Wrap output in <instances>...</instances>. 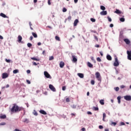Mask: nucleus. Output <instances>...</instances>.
Returning a JSON list of instances; mask_svg holds the SVG:
<instances>
[{"label": "nucleus", "instance_id": "680f3d73", "mask_svg": "<svg viewBox=\"0 0 131 131\" xmlns=\"http://www.w3.org/2000/svg\"><path fill=\"white\" fill-rule=\"evenodd\" d=\"M100 55L102 57L103 56V54L102 52H100Z\"/></svg>", "mask_w": 131, "mask_h": 131}, {"label": "nucleus", "instance_id": "6ab92c4d", "mask_svg": "<svg viewBox=\"0 0 131 131\" xmlns=\"http://www.w3.org/2000/svg\"><path fill=\"white\" fill-rule=\"evenodd\" d=\"M88 66L90 68H93V65L90 62H88Z\"/></svg>", "mask_w": 131, "mask_h": 131}, {"label": "nucleus", "instance_id": "864d4df0", "mask_svg": "<svg viewBox=\"0 0 131 131\" xmlns=\"http://www.w3.org/2000/svg\"><path fill=\"white\" fill-rule=\"evenodd\" d=\"M27 74H30V73H31L30 70H28L27 71Z\"/></svg>", "mask_w": 131, "mask_h": 131}, {"label": "nucleus", "instance_id": "8fccbe9b", "mask_svg": "<svg viewBox=\"0 0 131 131\" xmlns=\"http://www.w3.org/2000/svg\"><path fill=\"white\" fill-rule=\"evenodd\" d=\"M103 119H105L106 118V114L105 113H103Z\"/></svg>", "mask_w": 131, "mask_h": 131}, {"label": "nucleus", "instance_id": "cd10ccee", "mask_svg": "<svg viewBox=\"0 0 131 131\" xmlns=\"http://www.w3.org/2000/svg\"><path fill=\"white\" fill-rule=\"evenodd\" d=\"M32 35L34 36V37L35 38L37 37V35L36 33L32 32Z\"/></svg>", "mask_w": 131, "mask_h": 131}, {"label": "nucleus", "instance_id": "09e8293b", "mask_svg": "<svg viewBox=\"0 0 131 131\" xmlns=\"http://www.w3.org/2000/svg\"><path fill=\"white\" fill-rule=\"evenodd\" d=\"M66 86H62V91H66Z\"/></svg>", "mask_w": 131, "mask_h": 131}, {"label": "nucleus", "instance_id": "4468645a", "mask_svg": "<svg viewBox=\"0 0 131 131\" xmlns=\"http://www.w3.org/2000/svg\"><path fill=\"white\" fill-rule=\"evenodd\" d=\"M77 75L81 79L84 78V74L82 73H78Z\"/></svg>", "mask_w": 131, "mask_h": 131}, {"label": "nucleus", "instance_id": "412c9836", "mask_svg": "<svg viewBox=\"0 0 131 131\" xmlns=\"http://www.w3.org/2000/svg\"><path fill=\"white\" fill-rule=\"evenodd\" d=\"M104 100L103 99H101L100 100V103L101 105H104Z\"/></svg>", "mask_w": 131, "mask_h": 131}, {"label": "nucleus", "instance_id": "37998d69", "mask_svg": "<svg viewBox=\"0 0 131 131\" xmlns=\"http://www.w3.org/2000/svg\"><path fill=\"white\" fill-rule=\"evenodd\" d=\"M66 102H68V103L70 102V100L69 98H66Z\"/></svg>", "mask_w": 131, "mask_h": 131}, {"label": "nucleus", "instance_id": "e2e57ef3", "mask_svg": "<svg viewBox=\"0 0 131 131\" xmlns=\"http://www.w3.org/2000/svg\"><path fill=\"white\" fill-rule=\"evenodd\" d=\"M88 115H92V113L91 112H88Z\"/></svg>", "mask_w": 131, "mask_h": 131}, {"label": "nucleus", "instance_id": "aec40b11", "mask_svg": "<svg viewBox=\"0 0 131 131\" xmlns=\"http://www.w3.org/2000/svg\"><path fill=\"white\" fill-rule=\"evenodd\" d=\"M121 96H118V98H117L118 103L120 104V103H121Z\"/></svg>", "mask_w": 131, "mask_h": 131}, {"label": "nucleus", "instance_id": "9b49d317", "mask_svg": "<svg viewBox=\"0 0 131 131\" xmlns=\"http://www.w3.org/2000/svg\"><path fill=\"white\" fill-rule=\"evenodd\" d=\"M8 75L7 74V73L3 74V76H2L3 79H6L8 78Z\"/></svg>", "mask_w": 131, "mask_h": 131}, {"label": "nucleus", "instance_id": "4d7b16f0", "mask_svg": "<svg viewBox=\"0 0 131 131\" xmlns=\"http://www.w3.org/2000/svg\"><path fill=\"white\" fill-rule=\"evenodd\" d=\"M81 130L82 131H86V129H85V128L83 127V128H82Z\"/></svg>", "mask_w": 131, "mask_h": 131}, {"label": "nucleus", "instance_id": "c756f323", "mask_svg": "<svg viewBox=\"0 0 131 131\" xmlns=\"http://www.w3.org/2000/svg\"><path fill=\"white\" fill-rule=\"evenodd\" d=\"M120 21H121V22H124L125 21V18L123 17H121L120 18Z\"/></svg>", "mask_w": 131, "mask_h": 131}, {"label": "nucleus", "instance_id": "423d86ee", "mask_svg": "<svg viewBox=\"0 0 131 131\" xmlns=\"http://www.w3.org/2000/svg\"><path fill=\"white\" fill-rule=\"evenodd\" d=\"M49 89L53 92H55L56 91V89L52 84L49 85Z\"/></svg>", "mask_w": 131, "mask_h": 131}, {"label": "nucleus", "instance_id": "a211bd4d", "mask_svg": "<svg viewBox=\"0 0 131 131\" xmlns=\"http://www.w3.org/2000/svg\"><path fill=\"white\" fill-rule=\"evenodd\" d=\"M60 68H63L64 66V63L62 61L60 62L59 64Z\"/></svg>", "mask_w": 131, "mask_h": 131}, {"label": "nucleus", "instance_id": "6e6552de", "mask_svg": "<svg viewBox=\"0 0 131 131\" xmlns=\"http://www.w3.org/2000/svg\"><path fill=\"white\" fill-rule=\"evenodd\" d=\"M72 57L73 58V60L72 61L73 62H77V57L74 56V55H72Z\"/></svg>", "mask_w": 131, "mask_h": 131}, {"label": "nucleus", "instance_id": "ddd939ff", "mask_svg": "<svg viewBox=\"0 0 131 131\" xmlns=\"http://www.w3.org/2000/svg\"><path fill=\"white\" fill-rule=\"evenodd\" d=\"M106 59H107L108 61H112V58L111 55H106Z\"/></svg>", "mask_w": 131, "mask_h": 131}, {"label": "nucleus", "instance_id": "dca6fc26", "mask_svg": "<svg viewBox=\"0 0 131 131\" xmlns=\"http://www.w3.org/2000/svg\"><path fill=\"white\" fill-rule=\"evenodd\" d=\"M78 23H79L78 19H75L74 23V26H77Z\"/></svg>", "mask_w": 131, "mask_h": 131}, {"label": "nucleus", "instance_id": "1a4fd4ad", "mask_svg": "<svg viewBox=\"0 0 131 131\" xmlns=\"http://www.w3.org/2000/svg\"><path fill=\"white\" fill-rule=\"evenodd\" d=\"M124 41L126 42V45H129L130 43V40L127 38L124 39Z\"/></svg>", "mask_w": 131, "mask_h": 131}, {"label": "nucleus", "instance_id": "bf43d9fd", "mask_svg": "<svg viewBox=\"0 0 131 131\" xmlns=\"http://www.w3.org/2000/svg\"><path fill=\"white\" fill-rule=\"evenodd\" d=\"M110 27H114V25L113 24H111V25H110Z\"/></svg>", "mask_w": 131, "mask_h": 131}, {"label": "nucleus", "instance_id": "7c9ffc66", "mask_svg": "<svg viewBox=\"0 0 131 131\" xmlns=\"http://www.w3.org/2000/svg\"><path fill=\"white\" fill-rule=\"evenodd\" d=\"M33 114L35 116H37L38 115L37 112L35 110L34 111Z\"/></svg>", "mask_w": 131, "mask_h": 131}, {"label": "nucleus", "instance_id": "473e14b6", "mask_svg": "<svg viewBox=\"0 0 131 131\" xmlns=\"http://www.w3.org/2000/svg\"><path fill=\"white\" fill-rule=\"evenodd\" d=\"M97 61L99 62H101V61H102L100 57H98V58H97Z\"/></svg>", "mask_w": 131, "mask_h": 131}, {"label": "nucleus", "instance_id": "f03ea898", "mask_svg": "<svg viewBox=\"0 0 131 131\" xmlns=\"http://www.w3.org/2000/svg\"><path fill=\"white\" fill-rule=\"evenodd\" d=\"M119 66V62L118 57L116 55H115V62H114V66L115 67H118Z\"/></svg>", "mask_w": 131, "mask_h": 131}, {"label": "nucleus", "instance_id": "0e129e2a", "mask_svg": "<svg viewBox=\"0 0 131 131\" xmlns=\"http://www.w3.org/2000/svg\"><path fill=\"white\" fill-rule=\"evenodd\" d=\"M33 38V36H31L30 37V40H32Z\"/></svg>", "mask_w": 131, "mask_h": 131}, {"label": "nucleus", "instance_id": "774afa93", "mask_svg": "<svg viewBox=\"0 0 131 131\" xmlns=\"http://www.w3.org/2000/svg\"><path fill=\"white\" fill-rule=\"evenodd\" d=\"M104 131H109V129L108 128H105V129H104Z\"/></svg>", "mask_w": 131, "mask_h": 131}, {"label": "nucleus", "instance_id": "5701e85b", "mask_svg": "<svg viewBox=\"0 0 131 131\" xmlns=\"http://www.w3.org/2000/svg\"><path fill=\"white\" fill-rule=\"evenodd\" d=\"M0 16H1V17H3V18H7V16L3 13H1Z\"/></svg>", "mask_w": 131, "mask_h": 131}, {"label": "nucleus", "instance_id": "bb28decb", "mask_svg": "<svg viewBox=\"0 0 131 131\" xmlns=\"http://www.w3.org/2000/svg\"><path fill=\"white\" fill-rule=\"evenodd\" d=\"M115 13H116V14H121V11L118 9L116 10V11H115Z\"/></svg>", "mask_w": 131, "mask_h": 131}, {"label": "nucleus", "instance_id": "de8ad7c7", "mask_svg": "<svg viewBox=\"0 0 131 131\" xmlns=\"http://www.w3.org/2000/svg\"><path fill=\"white\" fill-rule=\"evenodd\" d=\"M99 128L100 129H103V126L102 125H99Z\"/></svg>", "mask_w": 131, "mask_h": 131}, {"label": "nucleus", "instance_id": "f3484780", "mask_svg": "<svg viewBox=\"0 0 131 131\" xmlns=\"http://www.w3.org/2000/svg\"><path fill=\"white\" fill-rule=\"evenodd\" d=\"M23 39L22 37L20 35L18 36V42H21V40Z\"/></svg>", "mask_w": 131, "mask_h": 131}, {"label": "nucleus", "instance_id": "a18cd8bd", "mask_svg": "<svg viewBox=\"0 0 131 131\" xmlns=\"http://www.w3.org/2000/svg\"><path fill=\"white\" fill-rule=\"evenodd\" d=\"M125 125V123L123 122H121V123H120V126H123Z\"/></svg>", "mask_w": 131, "mask_h": 131}, {"label": "nucleus", "instance_id": "a878e982", "mask_svg": "<svg viewBox=\"0 0 131 131\" xmlns=\"http://www.w3.org/2000/svg\"><path fill=\"white\" fill-rule=\"evenodd\" d=\"M117 122H112V124H111V125L115 126L117 125Z\"/></svg>", "mask_w": 131, "mask_h": 131}, {"label": "nucleus", "instance_id": "603ef678", "mask_svg": "<svg viewBox=\"0 0 131 131\" xmlns=\"http://www.w3.org/2000/svg\"><path fill=\"white\" fill-rule=\"evenodd\" d=\"M29 24H30V27H31V30H33V29L31 27V26H32V24H31V23L30 22V23H29Z\"/></svg>", "mask_w": 131, "mask_h": 131}, {"label": "nucleus", "instance_id": "f257e3e1", "mask_svg": "<svg viewBox=\"0 0 131 131\" xmlns=\"http://www.w3.org/2000/svg\"><path fill=\"white\" fill-rule=\"evenodd\" d=\"M12 108L11 109L12 113H17L24 110L22 107H19L16 103L13 104Z\"/></svg>", "mask_w": 131, "mask_h": 131}, {"label": "nucleus", "instance_id": "0eeeda50", "mask_svg": "<svg viewBox=\"0 0 131 131\" xmlns=\"http://www.w3.org/2000/svg\"><path fill=\"white\" fill-rule=\"evenodd\" d=\"M127 55H128V60H131V51H127Z\"/></svg>", "mask_w": 131, "mask_h": 131}, {"label": "nucleus", "instance_id": "9d476101", "mask_svg": "<svg viewBox=\"0 0 131 131\" xmlns=\"http://www.w3.org/2000/svg\"><path fill=\"white\" fill-rule=\"evenodd\" d=\"M39 112H40V114H42V115H47V113H46V112L45 111L43 110H40V111H39Z\"/></svg>", "mask_w": 131, "mask_h": 131}, {"label": "nucleus", "instance_id": "6e6d98bb", "mask_svg": "<svg viewBox=\"0 0 131 131\" xmlns=\"http://www.w3.org/2000/svg\"><path fill=\"white\" fill-rule=\"evenodd\" d=\"M95 39H96L97 40V41H98V38L97 36H95Z\"/></svg>", "mask_w": 131, "mask_h": 131}, {"label": "nucleus", "instance_id": "f704fd0d", "mask_svg": "<svg viewBox=\"0 0 131 131\" xmlns=\"http://www.w3.org/2000/svg\"><path fill=\"white\" fill-rule=\"evenodd\" d=\"M54 57H53V56H50V58H49V60H50V61H51V60H54Z\"/></svg>", "mask_w": 131, "mask_h": 131}, {"label": "nucleus", "instance_id": "5fc2aeb1", "mask_svg": "<svg viewBox=\"0 0 131 131\" xmlns=\"http://www.w3.org/2000/svg\"><path fill=\"white\" fill-rule=\"evenodd\" d=\"M6 125V123L5 122L1 123V125Z\"/></svg>", "mask_w": 131, "mask_h": 131}, {"label": "nucleus", "instance_id": "338daca9", "mask_svg": "<svg viewBox=\"0 0 131 131\" xmlns=\"http://www.w3.org/2000/svg\"><path fill=\"white\" fill-rule=\"evenodd\" d=\"M41 43L40 42H38L37 45L38 46H41Z\"/></svg>", "mask_w": 131, "mask_h": 131}, {"label": "nucleus", "instance_id": "052dcab7", "mask_svg": "<svg viewBox=\"0 0 131 131\" xmlns=\"http://www.w3.org/2000/svg\"><path fill=\"white\" fill-rule=\"evenodd\" d=\"M14 131H21V130H19V129L16 128L14 129Z\"/></svg>", "mask_w": 131, "mask_h": 131}, {"label": "nucleus", "instance_id": "3c124183", "mask_svg": "<svg viewBox=\"0 0 131 131\" xmlns=\"http://www.w3.org/2000/svg\"><path fill=\"white\" fill-rule=\"evenodd\" d=\"M27 82L28 83V84H31V81L29 80H27Z\"/></svg>", "mask_w": 131, "mask_h": 131}, {"label": "nucleus", "instance_id": "c03bdc74", "mask_svg": "<svg viewBox=\"0 0 131 131\" xmlns=\"http://www.w3.org/2000/svg\"><path fill=\"white\" fill-rule=\"evenodd\" d=\"M38 64H39V63H36L35 62H33V66H37Z\"/></svg>", "mask_w": 131, "mask_h": 131}, {"label": "nucleus", "instance_id": "49530a36", "mask_svg": "<svg viewBox=\"0 0 131 131\" xmlns=\"http://www.w3.org/2000/svg\"><path fill=\"white\" fill-rule=\"evenodd\" d=\"M67 9L66 8H63L62 11L63 13H65V12H67Z\"/></svg>", "mask_w": 131, "mask_h": 131}, {"label": "nucleus", "instance_id": "13d9d810", "mask_svg": "<svg viewBox=\"0 0 131 131\" xmlns=\"http://www.w3.org/2000/svg\"><path fill=\"white\" fill-rule=\"evenodd\" d=\"M72 108L74 109H75V108H76V106L75 105H73L72 106Z\"/></svg>", "mask_w": 131, "mask_h": 131}, {"label": "nucleus", "instance_id": "393cba45", "mask_svg": "<svg viewBox=\"0 0 131 131\" xmlns=\"http://www.w3.org/2000/svg\"><path fill=\"white\" fill-rule=\"evenodd\" d=\"M55 39L57 40L58 41H60V39L59 36H55Z\"/></svg>", "mask_w": 131, "mask_h": 131}, {"label": "nucleus", "instance_id": "58836bf2", "mask_svg": "<svg viewBox=\"0 0 131 131\" xmlns=\"http://www.w3.org/2000/svg\"><path fill=\"white\" fill-rule=\"evenodd\" d=\"M27 46H28V48H30L32 45L31 43H28Z\"/></svg>", "mask_w": 131, "mask_h": 131}, {"label": "nucleus", "instance_id": "20e7f679", "mask_svg": "<svg viewBox=\"0 0 131 131\" xmlns=\"http://www.w3.org/2000/svg\"><path fill=\"white\" fill-rule=\"evenodd\" d=\"M44 75L45 76V77L48 79H52L51 76L49 74V73L47 71L44 72Z\"/></svg>", "mask_w": 131, "mask_h": 131}, {"label": "nucleus", "instance_id": "7ed1b4c3", "mask_svg": "<svg viewBox=\"0 0 131 131\" xmlns=\"http://www.w3.org/2000/svg\"><path fill=\"white\" fill-rule=\"evenodd\" d=\"M95 75H96V77L98 79V80L99 81L101 82L102 78H101V74H100V73L98 72H96L95 74Z\"/></svg>", "mask_w": 131, "mask_h": 131}, {"label": "nucleus", "instance_id": "c85d7f7f", "mask_svg": "<svg viewBox=\"0 0 131 131\" xmlns=\"http://www.w3.org/2000/svg\"><path fill=\"white\" fill-rule=\"evenodd\" d=\"M100 8H101V10H102V11H105L106 9L105 7L103 6H101Z\"/></svg>", "mask_w": 131, "mask_h": 131}, {"label": "nucleus", "instance_id": "b1692460", "mask_svg": "<svg viewBox=\"0 0 131 131\" xmlns=\"http://www.w3.org/2000/svg\"><path fill=\"white\" fill-rule=\"evenodd\" d=\"M72 19L71 16H69L67 19L65 20V22H67V20H69V21H70Z\"/></svg>", "mask_w": 131, "mask_h": 131}, {"label": "nucleus", "instance_id": "2f4dec72", "mask_svg": "<svg viewBox=\"0 0 131 131\" xmlns=\"http://www.w3.org/2000/svg\"><path fill=\"white\" fill-rule=\"evenodd\" d=\"M93 109H94V111H99V108L98 107H94Z\"/></svg>", "mask_w": 131, "mask_h": 131}, {"label": "nucleus", "instance_id": "e433bc0d", "mask_svg": "<svg viewBox=\"0 0 131 131\" xmlns=\"http://www.w3.org/2000/svg\"><path fill=\"white\" fill-rule=\"evenodd\" d=\"M115 91H116V92H118L119 91V87L115 88Z\"/></svg>", "mask_w": 131, "mask_h": 131}, {"label": "nucleus", "instance_id": "79ce46f5", "mask_svg": "<svg viewBox=\"0 0 131 131\" xmlns=\"http://www.w3.org/2000/svg\"><path fill=\"white\" fill-rule=\"evenodd\" d=\"M91 21H92V22H96V19L95 18H91Z\"/></svg>", "mask_w": 131, "mask_h": 131}, {"label": "nucleus", "instance_id": "4be33fe9", "mask_svg": "<svg viewBox=\"0 0 131 131\" xmlns=\"http://www.w3.org/2000/svg\"><path fill=\"white\" fill-rule=\"evenodd\" d=\"M0 118L1 119H6V115H2L0 116Z\"/></svg>", "mask_w": 131, "mask_h": 131}, {"label": "nucleus", "instance_id": "4c0bfd02", "mask_svg": "<svg viewBox=\"0 0 131 131\" xmlns=\"http://www.w3.org/2000/svg\"><path fill=\"white\" fill-rule=\"evenodd\" d=\"M5 61H6V62H7V63H9L11 62V60H10V59H5Z\"/></svg>", "mask_w": 131, "mask_h": 131}, {"label": "nucleus", "instance_id": "72a5a7b5", "mask_svg": "<svg viewBox=\"0 0 131 131\" xmlns=\"http://www.w3.org/2000/svg\"><path fill=\"white\" fill-rule=\"evenodd\" d=\"M18 73V70H14V71H13V74H17V73Z\"/></svg>", "mask_w": 131, "mask_h": 131}, {"label": "nucleus", "instance_id": "ea45409f", "mask_svg": "<svg viewBox=\"0 0 131 131\" xmlns=\"http://www.w3.org/2000/svg\"><path fill=\"white\" fill-rule=\"evenodd\" d=\"M120 88L121 89H123L125 88V86L124 85H122L120 86Z\"/></svg>", "mask_w": 131, "mask_h": 131}, {"label": "nucleus", "instance_id": "f8f14e48", "mask_svg": "<svg viewBox=\"0 0 131 131\" xmlns=\"http://www.w3.org/2000/svg\"><path fill=\"white\" fill-rule=\"evenodd\" d=\"M100 15H102V16H105V15H107V11H103L101 12Z\"/></svg>", "mask_w": 131, "mask_h": 131}, {"label": "nucleus", "instance_id": "69168bd1", "mask_svg": "<svg viewBox=\"0 0 131 131\" xmlns=\"http://www.w3.org/2000/svg\"><path fill=\"white\" fill-rule=\"evenodd\" d=\"M95 47L97 48H99L100 47V46L99 45H97L95 46Z\"/></svg>", "mask_w": 131, "mask_h": 131}, {"label": "nucleus", "instance_id": "2eb2a0df", "mask_svg": "<svg viewBox=\"0 0 131 131\" xmlns=\"http://www.w3.org/2000/svg\"><path fill=\"white\" fill-rule=\"evenodd\" d=\"M31 60H33L34 61H40V59L39 58H36L35 57H31Z\"/></svg>", "mask_w": 131, "mask_h": 131}, {"label": "nucleus", "instance_id": "a19ab883", "mask_svg": "<svg viewBox=\"0 0 131 131\" xmlns=\"http://www.w3.org/2000/svg\"><path fill=\"white\" fill-rule=\"evenodd\" d=\"M107 19H108V21L109 22H112V19L111 17H110L109 16H107Z\"/></svg>", "mask_w": 131, "mask_h": 131}, {"label": "nucleus", "instance_id": "c9c22d12", "mask_svg": "<svg viewBox=\"0 0 131 131\" xmlns=\"http://www.w3.org/2000/svg\"><path fill=\"white\" fill-rule=\"evenodd\" d=\"M91 83L93 85H95V81L94 80H92L91 81Z\"/></svg>", "mask_w": 131, "mask_h": 131}, {"label": "nucleus", "instance_id": "39448f33", "mask_svg": "<svg viewBox=\"0 0 131 131\" xmlns=\"http://www.w3.org/2000/svg\"><path fill=\"white\" fill-rule=\"evenodd\" d=\"M124 99H125L126 101H131V96L126 95L124 96Z\"/></svg>", "mask_w": 131, "mask_h": 131}]
</instances>
